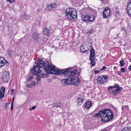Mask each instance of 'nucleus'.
I'll return each instance as SVG.
<instances>
[{"mask_svg":"<svg viewBox=\"0 0 131 131\" xmlns=\"http://www.w3.org/2000/svg\"><path fill=\"white\" fill-rule=\"evenodd\" d=\"M92 106V103L90 101H88L86 103L85 107L87 109H89Z\"/></svg>","mask_w":131,"mask_h":131,"instance_id":"obj_13","label":"nucleus"},{"mask_svg":"<svg viewBox=\"0 0 131 131\" xmlns=\"http://www.w3.org/2000/svg\"><path fill=\"white\" fill-rule=\"evenodd\" d=\"M107 79V77L106 75H102L99 76L97 79L98 83L102 84L106 82Z\"/></svg>","mask_w":131,"mask_h":131,"instance_id":"obj_7","label":"nucleus"},{"mask_svg":"<svg viewBox=\"0 0 131 131\" xmlns=\"http://www.w3.org/2000/svg\"><path fill=\"white\" fill-rule=\"evenodd\" d=\"M110 10L107 7H106L103 12V16L105 18H108L110 16Z\"/></svg>","mask_w":131,"mask_h":131,"instance_id":"obj_9","label":"nucleus"},{"mask_svg":"<svg viewBox=\"0 0 131 131\" xmlns=\"http://www.w3.org/2000/svg\"><path fill=\"white\" fill-rule=\"evenodd\" d=\"M7 1H9L10 3H12L14 1V0H7Z\"/></svg>","mask_w":131,"mask_h":131,"instance_id":"obj_40","label":"nucleus"},{"mask_svg":"<svg viewBox=\"0 0 131 131\" xmlns=\"http://www.w3.org/2000/svg\"><path fill=\"white\" fill-rule=\"evenodd\" d=\"M32 37L34 40L35 41L37 42L39 38L40 35L38 32H35L32 34Z\"/></svg>","mask_w":131,"mask_h":131,"instance_id":"obj_11","label":"nucleus"},{"mask_svg":"<svg viewBox=\"0 0 131 131\" xmlns=\"http://www.w3.org/2000/svg\"><path fill=\"white\" fill-rule=\"evenodd\" d=\"M86 95V96H87V94L86 93L83 94V97H82V98H83L84 97H84V95Z\"/></svg>","mask_w":131,"mask_h":131,"instance_id":"obj_42","label":"nucleus"},{"mask_svg":"<svg viewBox=\"0 0 131 131\" xmlns=\"http://www.w3.org/2000/svg\"><path fill=\"white\" fill-rule=\"evenodd\" d=\"M7 65L8 64V62L6 61L5 59L3 57H0V68L4 66L5 64Z\"/></svg>","mask_w":131,"mask_h":131,"instance_id":"obj_10","label":"nucleus"},{"mask_svg":"<svg viewBox=\"0 0 131 131\" xmlns=\"http://www.w3.org/2000/svg\"><path fill=\"white\" fill-rule=\"evenodd\" d=\"M130 7H131V6H130Z\"/></svg>","mask_w":131,"mask_h":131,"instance_id":"obj_50","label":"nucleus"},{"mask_svg":"<svg viewBox=\"0 0 131 131\" xmlns=\"http://www.w3.org/2000/svg\"><path fill=\"white\" fill-rule=\"evenodd\" d=\"M14 99H12V101L11 103V111H12L13 110V102L14 101Z\"/></svg>","mask_w":131,"mask_h":131,"instance_id":"obj_28","label":"nucleus"},{"mask_svg":"<svg viewBox=\"0 0 131 131\" xmlns=\"http://www.w3.org/2000/svg\"><path fill=\"white\" fill-rule=\"evenodd\" d=\"M82 19L84 21L92 22L94 20L95 18L94 15H93L89 16L87 15H83L82 16Z\"/></svg>","mask_w":131,"mask_h":131,"instance_id":"obj_6","label":"nucleus"},{"mask_svg":"<svg viewBox=\"0 0 131 131\" xmlns=\"http://www.w3.org/2000/svg\"><path fill=\"white\" fill-rule=\"evenodd\" d=\"M52 9L50 5H48L46 6V9L47 10H50Z\"/></svg>","mask_w":131,"mask_h":131,"instance_id":"obj_25","label":"nucleus"},{"mask_svg":"<svg viewBox=\"0 0 131 131\" xmlns=\"http://www.w3.org/2000/svg\"><path fill=\"white\" fill-rule=\"evenodd\" d=\"M128 69L129 70L131 71V65L128 67Z\"/></svg>","mask_w":131,"mask_h":131,"instance_id":"obj_43","label":"nucleus"},{"mask_svg":"<svg viewBox=\"0 0 131 131\" xmlns=\"http://www.w3.org/2000/svg\"><path fill=\"white\" fill-rule=\"evenodd\" d=\"M84 101L83 99H78V105H81L83 103Z\"/></svg>","mask_w":131,"mask_h":131,"instance_id":"obj_19","label":"nucleus"},{"mask_svg":"<svg viewBox=\"0 0 131 131\" xmlns=\"http://www.w3.org/2000/svg\"><path fill=\"white\" fill-rule=\"evenodd\" d=\"M101 118L103 122H108L111 121L113 117L112 111L110 109H105L100 111L94 116V117L97 118L99 116Z\"/></svg>","mask_w":131,"mask_h":131,"instance_id":"obj_3","label":"nucleus"},{"mask_svg":"<svg viewBox=\"0 0 131 131\" xmlns=\"http://www.w3.org/2000/svg\"><path fill=\"white\" fill-rule=\"evenodd\" d=\"M120 63L121 64V67H122L124 66L125 64V63L124 62L123 60H122L120 61Z\"/></svg>","mask_w":131,"mask_h":131,"instance_id":"obj_26","label":"nucleus"},{"mask_svg":"<svg viewBox=\"0 0 131 131\" xmlns=\"http://www.w3.org/2000/svg\"><path fill=\"white\" fill-rule=\"evenodd\" d=\"M99 72V71H97V70H95L94 71V73L95 74L97 73H98Z\"/></svg>","mask_w":131,"mask_h":131,"instance_id":"obj_41","label":"nucleus"},{"mask_svg":"<svg viewBox=\"0 0 131 131\" xmlns=\"http://www.w3.org/2000/svg\"><path fill=\"white\" fill-rule=\"evenodd\" d=\"M101 1L102 2V4L103 3V0H101Z\"/></svg>","mask_w":131,"mask_h":131,"instance_id":"obj_48","label":"nucleus"},{"mask_svg":"<svg viewBox=\"0 0 131 131\" xmlns=\"http://www.w3.org/2000/svg\"><path fill=\"white\" fill-rule=\"evenodd\" d=\"M8 56L9 57H11L12 55L13 52L11 50H8L7 51Z\"/></svg>","mask_w":131,"mask_h":131,"instance_id":"obj_18","label":"nucleus"},{"mask_svg":"<svg viewBox=\"0 0 131 131\" xmlns=\"http://www.w3.org/2000/svg\"><path fill=\"white\" fill-rule=\"evenodd\" d=\"M121 71L123 72H125L126 71V70H125L124 68H122L121 69Z\"/></svg>","mask_w":131,"mask_h":131,"instance_id":"obj_34","label":"nucleus"},{"mask_svg":"<svg viewBox=\"0 0 131 131\" xmlns=\"http://www.w3.org/2000/svg\"><path fill=\"white\" fill-rule=\"evenodd\" d=\"M5 90V89L4 87H2L1 88L0 92H3V93H4Z\"/></svg>","mask_w":131,"mask_h":131,"instance_id":"obj_27","label":"nucleus"},{"mask_svg":"<svg viewBox=\"0 0 131 131\" xmlns=\"http://www.w3.org/2000/svg\"><path fill=\"white\" fill-rule=\"evenodd\" d=\"M95 58H90V60L91 61L90 62V64L93 66H94L95 64Z\"/></svg>","mask_w":131,"mask_h":131,"instance_id":"obj_15","label":"nucleus"},{"mask_svg":"<svg viewBox=\"0 0 131 131\" xmlns=\"http://www.w3.org/2000/svg\"><path fill=\"white\" fill-rule=\"evenodd\" d=\"M35 63L36 66H34L30 71L33 75H37V74H39L41 72V68L45 66L43 68L45 72L46 73L52 74V72L51 71H53V69L55 67V66L52 65L48 61H46L44 62L40 58L35 61Z\"/></svg>","mask_w":131,"mask_h":131,"instance_id":"obj_2","label":"nucleus"},{"mask_svg":"<svg viewBox=\"0 0 131 131\" xmlns=\"http://www.w3.org/2000/svg\"><path fill=\"white\" fill-rule=\"evenodd\" d=\"M80 50L83 53H84L87 51V50L85 49L84 48V47L83 45H82L81 46Z\"/></svg>","mask_w":131,"mask_h":131,"instance_id":"obj_22","label":"nucleus"},{"mask_svg":"<svg viewBox=\"0 0 131 131\" xmlns=\"http://www.w3.org/2000/svg\"><path fill=\"white\" fill-rule=\"evenodd\" d=\"M128 3H129V4H130V6H130V5H131V0H130L129 1V2Z\"/></svg>","mask_w":131,"mask_h":131,"instance_id":"obj_44","label":"nucleus"},{"mask_svg":"<svg viewBox=\"0 0 131 131\" xmlns=\"http://www.w3.org/2000/svg\"><path fill=\"white\" fill-rule=\"evenodd\" d=\"M37 83V82H34L33 81H31V84L32 86H34L36 85V84Z\"/></svg>","mask_w":131,"mask_h":131,"instance_id":"obj_29","label":"nucleus"},{"mask_svg":"<svg viewBox=\"0 0 131 131\" xmlns=\"http://www.w3.org/2000/svg\"><path fill=\"white\" fill-rule=\"evenodd\" d=\"M26 86L27 87L29 88H31L32 87V85L31 84H26Z\"/></svg>","mask_w":131,"mask_h":131,"instance_id":"obj_38","label":"nucleus"},{"mask_svg":"<svg viewBox=\"0 0 131 131\" xmlns=\"http://www.w3.org/2000/svg\"><path fill=\"white\" fill-rule=\"evenodd\" d=\"M2 79L4 82H8L9 79V73L7 71L4 72L2 75Z\"/></svg>","mask_w":131,"mask_h":131,"instance_id":"obj_8","label":"nucleus"},{"mask_svg":"<svg viewBox=\"0 0 131 131\" xmlns=\"http://www.w3.org/2000/svg\"><path fill=\"white\" fill-rule=\"evenodd\" d=\"M14 92V91L13 90V89H12L10 91V94L12 95L13 94Z\"/></svg>","mask_w":131,"mask_h":131,"instance_id":"obj_37","label":"nucleus"},{"mask_svg":"<svg viewBox=\"0 0 131 131\" xmlns=\"http://www.w3.org/2000/svg\"><path fill=\"white\" fill-rule=\"evenodd\" d=\"M106 68V67H105V66L103 67H102L101 69V71H102V70H104Z\"/></svg>","mask_w":131,"mask_h":131,"instance_id":"obj_39","label":"nucleus"},{"mask_svg":"<svg viewBox=\"0 0 131 131\" xmlns=\"http://www.w3.org/2000/svg\"><path fill=\"white\" fill-rule=\"evenodd\" d=\"M65 14L67 18L69 19L74 20L77 19V12L75 9L74 8H67Z\"/></svg>","mask_w":131,"mask_h":131,"instance_id":"obj_4","label":"nucleus"},{"mask_svg":"<svg viewBox=\"0 0 131 131\" xmlns=\"http://www.w3.org/2000/svg\"><path fill=\"white\" fill-rule=\"evenodd\" d=\"M122 109L123 111L126 112L128 109V106L124 105V106H122Z\"/></svg>","mask_w":131,"mask_h":131,"instance_id":"obj_21","label":"nucleus"},{"mask_svg":"<svg viewBox=\"0 0 131 131\" xmlns=\"http://www.w3.org/2000/svg\"><path fill=\"white\" fill-rule=\"evenodd\" d=\"M116 87L114 86H111L108 88V90L109 93L113 95H117L121 92L122 88L119 87L118 84L117 85Z\"/></svg>","mask_w":131,"mask_h":131,"instance_id":"obj_5","label":"nucleus"},{"mask_svg":"<svg viewBox=\"0 0 131 131\" xmlns=\"http://www.w3.org/2000/svg\"><path fill=\"white\" fill-rule=\"evenodd\" d=\"M117 67L116 66H114L113 67V69L115 70H116V69Z\"/></svg>","mask_w":131,"mask_h":131,"instance_id":"obj_46","label":"nucleus"},{"mask_svg":"<svg viewBox=\"0 0 131 131\" xmlns=\"http://www.w3.org/2000/svg\"><path fill=\"white\" fill-rule=\"evenodd\" d=\"M53 71L54 73L56 75H64V77L65 79H62L61 82L63 86H66L68 84H74L75 86H77L78 83L80 82V79L75 75L76 74L77 72V70H74L71 71L70 68H67L63 70H60L57 69L55 66L53 68Z\"/></svg>","mask_w":131,"mask_h":131,"instance_id":"obj_1","label":"nucleus"},{"mask_svg":"<svg viewBox=\"0 0 131 131\" xmlns=\"http://www.w3.org/2000/svg\"><path fill=\"white\" fill-rule=\"evenodd\" d=\"M12 98L14 99V97H13V98Z\"/></svg>","mask_w":131,"mask_h":131,"instance_id":"obj_49","label":"nucleus"},{"mask_svg":"<svg viewBox=\"0 0 131 131\" xmlns=\"http://www.w3.org/2000/svg\"><path fill=\"white\" fill-rule=\"evenodd\" d=\"M101 131H107L105 129H104L103 130H102Z\"/></svg>","mask_w":131,"mask_h":131,"instance_id":"obj_45","label":"nucleus"},{"mask_svg":"<svg viewBox=\"0 0 131 131\" xmlns=\"http://www.w3.org/2000/svg\"><path fill=\"white\" fill-rule=\"evenodd\" d=\"M95 50L93 48H92L90 51V58H95Z\"/></svg>","mask_w":131,"mask_h":131,"instance_id":"obj_12","label":"nucleus"},{"mask_svg":"<svg viewBox=\"0 0 131 131\" xmlns=\"http://www.w3.org/2000/svg\"><path fill=\"white\" fill-rule=\"evenodd\" d=\"M29 16L26 14H25L24 15V17L26 18V19H28L29 18Z\"/></svg>","mask_w":131,"mask_h":131,"instance_id":"obj_35","label":"nucleus"},{"mask_svg":"<svg viewBox=\"0 0 131 131\" xmlns=\"http://www.w3.org/2000/svg\"><path fill=\"white\" fill-rule=\"evenodd\" d=\"M41 77L43 78H46L48 77V75L47 74H41Z\"/></svg>","mask_w":131,"mask_h":131,"instance_id":"obj_24","label":"nucleus"},{"mask_svg":"<svg viewBox=\"0 0 131 131\" xmlns=\"http://www.w3.org/2000/svg\"><path fill=\"white\" fill-rule=\"evenodd\" d=\"M41 74H39H39H37V77L36 79L37 81H40L41 77Z\"/></svg>","mask_w":131,"mask_h":131,"instance_id":"obj_23","label":"nucleus"},{"mask_svg":"<svg viewBox=\"0 0 131 131\" xmlns=\"http://www.w3.org/2000/svg\"><path fill=\"white\" fill-rule=\"evenodd\" d=\"M129 6V3H127V12L129 16L131 17V7H130Z\"/></svg>","mask_w":131,"mask_h":131,"instance_id":"obj_14","label":"nucleus"},{"mask_svg":"<svg viewBox=\"0 0 131 131\" xmlns=\"http://www.w3.org/2000/svg\"><path fill=\"white\" fill-rule=\"evenodd\" d=\"M123 100H124V99H123Z\"/></svg>","mask_w":131,"mask_h":131,"instance_id":"obj_51","label":"nucleus"},{"mask_svg":"<svg viewBox=\"0 0 131 131\" xmlns=\"http://www.w3.org/2000/svg\"><path fill=\"white\" fill-rule=\"evenodd\" d=\"M43 32L44 34L48 36L49 35V31L48 29L46 28L44 29Z\"/></svg>","mask_w":131,"mask_h":131,"instance_id":"obj_20","label":"nucleus"},{"mask_svg":"<svg viewBox=\"0 0 131 131\" xmlns=\"http://www.w3.org/2000/svg\"><path fill=\"white\" fill-rule=\"evenodd\" d=\"M51 105L52 107H59L61 106L60 103H53Z\"/></svg>","mask_w":131,"mask_h":131,"instance_id":"obj_16","label":"nucleus"},{"mask_svg":"<svg viewBox=\"0 0 131 131\" xmlns=\"http://www.w3.org/2000/svg\"><path fill=\"white\" fill-rule=\"evenodd\" d=\"M93 32V30L91 29L89 30H88L87 32V34H92Z\"/></svg>","mask_w":131,"mask_h":131,"instance_id":"obj_33","label":"nucleus"},{"mask_svg":"<svg viewBox=\"0 0 131 131\" xmlns=\"http://www.w3.org/2000/svg\"><path fill=\"white\" fill-rule=\"evenodd\" d=\"M118 74L119 75L120 74H121V72H120V71H118Z\"/></svg>","mask_w":131,"mask_h":131,"instance_id":"obj_47","label":"nucleus"},{"mask_svg":"<svg viewBox=\"0 0 131 131\" xmlns=\"http://www.w3.org/2000/svg\"><path fill=\"white\" fill-rule=\"evenodd\" d=\"M121 131H131V127L127 126L124 128Z\"/></svg>","mask_w":131,"mask_h":131,"instance_id":"obj_17","label":"nucleus"},{"mask_svg":"<svg viewBox=\"0 0 131 131\" xmlns=\"http://www.w3.org/2000/svg\"><path fill=\"white\" fill-rule=\"evenodd\" d=\"M33 77H34L32 76H31L29 77L28 81H29V80H32L33 79Z\"/></svg>","mask_w":131,"mask_h":131,"instance_id":"obj_36","label":"nucleus"},{"mask_svg":"<svg viewBox=\"0 0 131 131\" xmlns=\"http://www.w3.org/2000/svg\"><path fill=\"white\" fill-rule=\"evenodd\" d=\"M52 8H53L55 7L56 6V5L55 4H50Z\"/></svg>","mask_w":131,"mask_h":131,"instance_id":"obj_31","label":"nucleus"},{"mask_svg":"<svg viewBox=\"0 0 131 131\" xmlns=\"http://www.w3.org/2000/svg\"><path fill=\"white\" fill-rule=\"evenodd\" d=\"M36 108V106H33L32 107L30 108H29V110L30 111H31L32 110H34Z\"/></svg>","mask_w":131,"mask_h":131,"instance_id":"obj_32","label":"nucleus"},{"mask_svg":"<svg viewBox=\"0 0 131 131\" xmlns=\"http://www.w3.org/2000/svg\"><path fill=\"white\" fill-rule=\"evenodd\" d=\"M4 93L0 92V98H2L4 97Z\"/></svg>","mask_w":131,"mask_h":131,"instance_id":"obj_30","label":"nucleus"}]
</instances>
